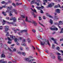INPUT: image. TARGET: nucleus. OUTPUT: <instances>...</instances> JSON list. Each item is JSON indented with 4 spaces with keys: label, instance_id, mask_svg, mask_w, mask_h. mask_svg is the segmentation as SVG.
Segmentation results:
<instances>
[{
    "label": "nucleus",
    "instance_id": "nucleus-1",
    "mask_svg": "<svg viewBox=\"0 0 63 63\" xmlns=\"http://www.w3.org/2000/svg\"><path fill=\"white\" fill-rule=\"evenodd\" d=\"M38 40H39V41H40V42H41L40 44H41V45H42V46H44L45 44H48L49 46H50V44H49V43L48 40L47 41L44 40L43 42H42V41H41V40H40L39 39H38Z\"/></svg>",
    "mask_w": 63,
    "mask_h": 63
},
{
    "label": "nucleus",
    "instance_id": "nucleus-2",
    "mask_svg": "<svg viewBox=\"0 0 63 63\" xmlns=\"http://www.w3.org/2000/svg\"><path fill=\"white\" fill-rule=\"evenodd\" d=\"M53 28H52L51 27L50 28V29L51 30H52V31H54L55 30H56V31H57L58 30V28H56V27L54 26H52Z\"/></svg>",
    "mask_w": 63,
    "mask_h": 63
},
{
    "label": "nucleus",
    "instance_id": "nucleus-3",
    "mask_svg": "<svg viewBox=\"0 0 63 63\" xmlns=\"http://www.w3.org/2000/svg\"><path fill=\"white\" fill-rule=\"evenodd\" d=\"M10 38L12 39V40L15 39L14 41L15 42H17V41H19V39L16 38H15V36L13 35H10Z\"/></svg>",
    "mask_w": 63,
    "mask_h": 63
},
{
    "label": "nucleus",
    "instance_id": "nucleus-4",
    "mask_svg": "<svg viewBox=\"0 0 63 63\" xmlns=\"http://www.w3.org/2000/svg\"><path fill=\"white\" fill-rule=\"evenodd\" d=\"M4 48H5V49H9V51H12V50L10 48H9V47L7 46V45L6 44H4Z\"/></svg>",
    "mask_w": 63,
    "mask_h": 63
},
{
    "label": "nucleus",
    "instance_id": "nucleus-5",
    "mask_svg": "<svg viewBox=\"0 0 63 63\" xmlns=\"http://www.w3.org/2000/svg\"><path fill=\"white\" fill-rule=\"evenodd\" d=\"M13 8V6H9L7 8V10H6V13H8V12H9V13H10V12H11V11H10L11 10H9L10 9H11V8Z\"/></svg>",
    "mask_w": 63,
    "mask_h": 63
},
{
    "label": "nucleus",
    "instance_id": "nucleus-6",
    "mask_svg": "<svg viewBox=\"0 0 63 63\" xmlns=\"http://www.w3.org/2000/svg\"><path fill=\"white\" fill-rule=\"evenodd\" d=\"M61 57L60 56H58V60L59 62H61L63 61V59L61 58Z\"/></svg>",
    "mask_w": 63,
    "mask_h": 63
},
{
    "label": "nucleus",
    "instance_id": "nucleus-7",
    "mask_svg": "<svg viewBox=\"0 0 63 63\" xmlns=\"http://www.w3.org/2000/svg\"><path fill=\"white\" fill-rule=\"evenodd\" d=\"M13 20L14 22H16V18L15 17H14L13 18V17H12L11 18H10V20Z\"/></svg>",
    "mask_w": 63,
    "mask_h": 63
},
{
    "label": "nucleus",
    "instance_id": "nucleus-8",
    "mask_svg": "<svg viewBox=\"0 0 63 63\" xmlns=\"http://www.w3.org/2000/svg\"><path fill=\"white\" fill-rule=\"evenodd\" d=\"M60 11H61V10L59 9H57L55 10V12H56L58 14H60Z\"/></svg>",
    "mask_w": 63,
    "mask_h": 63
},
{
    "label": "nucleus",
    "instance_id": "nucleus-9",
    "mask_svg": "<svg viewBox=\"0 0 63 63\" xmlns=\"http://www.w3.org/2000/svg\"><path fill=\"white\" fill-rule=\"evenodd\" d=\"M17 53L18 54H22L23 55H25V52H21L20 51H19L17 52Z\"/></svg>",
    "mask_w": 63,
    "mask_h": 63
},
{
    "label": "nucleus",
    "instance_id": "nucleus-10",
    "mask_svg": "<svg viewBox=\"0 0 63 63\" xmlns=\"http://www.w3.org/2000/svg\"><path fill=\"white\" fill-rule=\"evenodd\" d=\"M31 14L32 16H33L34 17V18H36V17L37 16V15H35V14H34V12L31 11Z\"/></svg>",
    "mask_w": 63,
    "mask_h": 63
},
{
    "label": "nucleus",
    "instance_id": "nucleus-11",
    "mask_svg": "<svg viewBox=\"0 0 63 63\" xmlns=\"http://www.w3.org/2000/svg\"><path fill=\"white\" fill-rule=\"evenodd\" d=\"M25 21H27L28 22H29V23H31L32 22V21L28 20V17H27V16H26V18L25 19Z\"/></svg>",
    "mask_w": 63,
    "mask_h": 63
},
{
    "label": "nucleus",
    "instance_id": "nucleus-12",
    "mask_svg": "<svg viewBox=\"0 0 63 63\" xmlns=\"http://www.w3.org/2000/svg\"><path fill=\"white\" fill-rule=\"evenodd\" d=\"M50 56L53 59H55V56L52 54H51Z\"/></svg>",
    "mask_w": 63,
    "mask_h": 63
},
{
    "label": "nucleus",
    "instance_id": "nucleus-13",
    "mask_svg": "<svg viewBox=\"0 0 63 63\" xmlns=\"http://www.w3.org/2000/svg\"><path fill=\"white\" fill-rule=\"evenodd\" d=\"M9 27L8 26H5V31H8L9 29Z\"/></svg>",
    "mask_w": 63,
    "mask_h": 63
},
{
    "label": "nucleus",
    "instance_id": "nucleus-14",
    "mask_svg": "<svg viewBox=\"0 0 63 63\" xmlns=\"http://www.w3.org/2000/svg\"><path fill=\"white\" fill-rule=\"evenodd\" d=\"M59 18H58V16H55L54 18V19L55 20H57Z\"/></svg>",
    "mask_w": 63,
    "mask_h": 63
},
{
    "label": "nucleus",
    "instance_id": "nucleus-15",
    "mask_svg": "<svg viewBox=\"0 0 63 63\" xmlns=\"http://www.w3.org/2000/svg\"><path fill=\"white\" fill-rule=\"evenodd\" d=\"M5 33H7V34H6V36H10V34H9V32H6V31H4Z\"/></svg>",
    "mask_w": 63,
    "mask_h": 63
},
{
    "label": "nucleus",
    "instance_id": "nucleus-16",
    "mask_svg": "<svg viewBox=\"0 0 63 63\" xmlns=\"http://www.w3.org/2000/svg\"><path fill=\"white\" fill-rule=\"evenodd\" d=\"M38 30L40 32H43V29L41 28V27H39L38 28Z\"/></svg>",
    "mask_w": 63,
    "mask_h": 63
},
{
    "label": "nucleus",
    "instance_id": "nucleus-17",
    "mask_svg": "<svg viewBox=\"0 0 63 63\" xmlns=\"http://www.w3.org/2000/svg\"><path fill=\"white\" fill-rule=\"evenodd\" d=\"M31 10L33 11L32 12H34V13H37V11H36V10L35 9H34V10L32 9V8H31Z\"/></svg>",
    "mask_w": 63,
    "mask_h": 63
},
{
    "label": "nucleus",
    "instance_id": "nucleus-18",
    "mask_svg": "<svg viewBox=\"0 0 63 63\" xmlns=\"http://www.w3.org/2000/svg\"><path fill=\"white\" fill-rule=\"evenodd\" d=\"M16 11V10L15 9H13L11 11H10V13H13L14 12H15Z\"/></svg>",
    "mask_w": 63,
    "mask_h": 63
},
{
    "label": "nucleus",
    "instance_id": "nucleus-19",
    "mask_svg": "<svg viewBox=\"0 0 63 63\" xmlns=\"http://www.w3.org/2000/svg\"><path fill=\"white\" fill-rule=\"evenodd\" d=\"M34 3L35 4H36L37 6H40V3H39L37 2V1L35 2Z\"/></svg>",
    "mask_w": 63,
    "mask_h": 63
},
{
    "label": "nucleus",
    "instance_id": "nucleus-20",
    "mask_svg": "<svg viewBox=\"0 0 63 63\" xmlns=\"http://www.w3.org/2000/svg\"><path fill=\"white\" fill-rule=\"evenodd\" d=\"M26 40L25 39H23L22 40V43H24L25 42H26Z\"/></svg>",
    "mask_w": 63,
    "mask_h": 63
},
{
    "label": "nucleus",
    "instance_id": "nucleus-21",
    "mask_svg": "<svg viewBox=\"0 0 63 63\" xmlns=\"http://www.w3.org/2000/svg\"><path fill=\"white\" fill-rule=\"evenodd\" d=\"M52 7V5L51 4H49L47 6V8H49Z\"/></svg>",
    "mask_w": 63,
    "mask_h": 63
},
{
    "label": "nucleus",
    "instance_id": "nucleus-22",
    "mask_svg": "<svg viewBox=\"0 0 63 63\" xmlns=\"http://www.w3.org/2000/svg\"><path fill=\"white\" fill-rule=\"evenodd\" d=\"M33 22H32V23H33L34 25L35 26H37V23H36V22L35 21H32Z\"/></svg>",
    "mask_w": 63,
    "mask_h": 63
},
{
    "label": "nucleus",
    "instance_id": "nucleus-23",
    "mask_svg": "<svg viewBox=\"0 0 63 63\" xmlns=\"http://www.w3.org/2000/svg\"><path fill=\"white\" fill-rule=\"evenodd\" d=\"M2 14H3L4 16H6L7 15L6 14V13L4 12V11L2 12Z\"/></svg>",
    "mask_w": 63,
    "mask_h": 63
},
{
    "label": "nucleus",
    "instance_id": "nucleus-24",
    "mask_svg": "<svg viewBox=\"0 0 63 63\" xmlns=\"http://www.w3.org/2000/svg\"><path fill=\"white\" fill-rule=\"evenodd\" d=\"M2 57H5V55L4 54H2L1 55V58H2Z\"/></svg>",
    "mask_w": 63,
    "mask_h": 63
},
{
    "label": "nucleus",
    "instance_id": "nucleus-25",
    "mask_svg": "<svg viewBox=\"0 0 63 63\" xmlns=\"http://www.w3.org/2000/svg\"><path fill=\"white\" fill-rule=\"evenodd\" d=\"M35 0H33L31 2V4H33L35 2Z\"/></svg>",
    "mask_w": 63,
    "mask_h": 63
},
{
    "label": "nucleus",
    "instance_id": "nucleus-26",
    "mask_svg": "<svg viewBox=\"0 0 63 63\" xmlns=\"http://www.w3.org/2000/svg\"><path fill=\"white\" fill-rule=\"evenodd\" d=\"M29 58H27L25 59L26 61H28V62H29Z\"/></svg>",
    "mask_w": 63,
    "mask_h": 63
},
{
    "label": "nucleus",
    "instance_id": "nucleus-27",
    "mask_svg": "<svg viewBox=\"0 0 63 63\" xmlns=\"http://www.w3.org/2000/svg\"><path fill=\"white\" fill-rule=\"evenodd\" d=\"M50 22L51 23V24H52L53 23V21L51 20V19H50Z\"/></svg>",
    "mask_w": 63,
    "mask_h": 63
},
{
    "label": "nucleus",
    "instance_id": "nucleus-28",
    "mask_svg": "<svg viewBox=\"0 0 63 63\" xmlns=\"http://www.w3.org/2000/svg\"><path fill=\"white\" fill-rule=\"evenodd\" d=\"M56 49L57 50H58L59 51H60V50H59V49H60V47H57Z\"/></svg>",
    "mask_w": 63,
    "mask_h": 63
},
{
    "label": "nucleus",
    "instance_id": "nucleus-29",
    "mask_svg": "<svg viewBox=\"0 0 63 63\" xmlns=\"http://www.w3.org/2000/svg\"><path fill=\"white\" fill-rule=\"evenodd\" d=\"M28 43H29V44L31 43V40H30V39L29 38L28 39Z\"/></svg>",
    "mask_w": 63,
    "mask_h": 63
},
{
    "label": "nucleus",
    "instance_id": "nucleus-30",
    "mask_svg": "<svg viewBox=\"0 0 63 63\" xmlns=\"http://www.w3.org/2000/svg\"><path fill=\"white\" fill-rule=\"evenodd\" d=\"M21 45L22 46H24L25 47L26 46V44L25 43H24L23 44L22 43H21Z\"/></svg>",
    "mask_w": 63,
    "mask_h": 63
},
{
    "label": "nucleus",
    "instance_id": "nucleus-31",
    "mask_svg": "<svg viewBox=\"0 0 63 63\" xmlns=\"http://www.w3.org/2000/svg\"><path fill=\"white\" fill-rule=\"evenodd\" d=\"M18 34L20 36L22 34V33H21L20 32H18Z\"/></svg>",
    "mask_w": 63,
    "mask_h": 63
},
{
    "label": "nucleus",
    "instance_id": "nucleus-32",
    "mask_svg": "<svg viewBox=\"0 0 63 63\" xmlns=\"http://www.w3.org/2000/svg\"><path fill=\"white\" fill-rule=\"evenodd\" d=\"M36 8L38 10H40V9H41V7L37 6L36 7Z\"/></svg>",
    "mask_w": 63,
    "mask_h": 63
},
{
    "label": "nucleus",
    "instance_id": "nucleus-33",
    "mask_svg": "<svg viewBox=\"0 0 63 63\" xmlns=\"http://www.w3.org/2000/svg\"><path fill=\"white\" fill-rule=\"evenodd\" d=\"M36 1H37L36 2H38L39 3H41L42 1H41L40 0H36Z\"/></svg>",
    "mask_w": 63,
    "mask_h": 63
},
{
    "label": "nucleus",
    "instance_id": "nucleus-34",
    "mask_svg": "<svg viewBox=\"0 0 63 63\" xmlns=\"http://www.w3.org/2000/svg\"><path fill=\"white\" fill-rule=\"evenodd\" d=\"M7 38L8 39V40L9 41H10V42L12 41V39H11L9 37H8Z\"/></svg>",
    "mask_w": 63,
    "mask_h": 63
},
{
    "label": "nucleus",
    "instance_id": "nucleus-35",
    "mask_svg": "<svg viewBox=\"0 0 63 63\" xmlns=\"http://www.w3.org/2000/svg\"><path fill=\"white\" fill-rule=\"evenodd\" d=\"M29 47H26V50H29Z\"/></svg>",
    "mask_w": 63,
    "mask_h": 63
},
{
    "label": "nucleus",
    "instance_id": "nucleus-36",
    "mask_svg": "<svg viewBox=\"0 0 63 63\" xmlns=\"http://www.w3.org/2000/svg\"><path fill=\"white\" fill-rule=\"evenodd\" d=\"M7 23L8 24H13V22H7Z\"/></svg>",
    "mask_w": 63,
    "mask_h": 63
},
{
    "label": "nucleus",
    "instance_id": "nucleus-37",
    "mask_svg": "<svg viewBox=\"0 0 63 63\" xmlns=\"http://www.w3.org/2000/svg\"><path fill=\"white\" fill-rule=\"evenodd\" d=\"M32 61H32V60L31 59L29 60V63H30V62H31V63H32Z\"/></svg>",
    "mask_w": 63,
    "mask_h": 63
},
{
    "label": "nucleus",
    "instance_id": "nucleus-38",
    "mask_svg": "<svg viewBox=\"0 0 63 63\" xmlns=\"http://www.w3.org/2000/svg\"><path fill=\"white\" fill-rule=\"evenodd\" d=\"M4 62V59H2L0 61V62L1 63H3Z\"/></svg>",
    "mask_w": 63,
    "mask_h": 63
},
{
    "label": "nucleus",
    "instance_id": "nucleus-39",
    "mask_svg": "<svg viewBox=\"0 0 63 63\" xmlns=\"http://www.w3.org/2000/svg\"><path fill=\"white\" fill-rule=\"evenodd\" d=\"M63 28H62L61 29V32H60V33H63Z\"/></svg>",
    "mask_w": 63,
    "mask_h": 63
},
{
    "label": "nucleus",
    "instance_id": "nucleus-40",
    "mask_svg": "<svg viewBox=\"0 0 63 63\" xmlns=\"http://www.w3.org/2000/svg\"><path fill=\"white\" fill-rule=\"evenodd\" d=\"M12 5H13V6H14L15 7H16V4H15V3H13L12 4Z\"/></svg>",
    "mask_w": 63,
    "mask_h": 63
},
{
    "label": "nucleus",
    "instance_id": "nucleus-41",
    "mask_svg": "<svg viewBox=\"0 0 63 63\" xmlns=\"http://www.w3.org/2000/svg\"><path fill=\"white\" fill-rule=\"evenodd\" d=\"M48 16L49 17H51V18H53V16H52L51 15H48Z\"/></svg>",
    "mask_w": 63,
    "mask_h": 63
},
{
    "label": "nucleus",
    "instance_id": "nucleus-42",
    "mask_svg": "<svg viewBox=\"0 0 63 63\" xmlns=\"http://www.w3.org/2000/svg\"><path fill=\"white\" fill-rule=\"evenodd\" d=\"M11 13H12V12H10L9 13H10L9 14V16H13V15H12V14H11Z\"/></svg>",
    "mask_w": 63,
    "mask_h": 63
},
{
    "label": "nucleus",
    "instance_id": "nucleus-43",
    "mask_svg": "<svg viewBox=\"0 0 63 63\" xmlns=\"http://www.w3.org/2000/svg\"><path fill=\"white\" fill-rule=\"evenodd\" d=\"M45 51H46V52L47 53H48V52L49 51L48 50H47V49L45 50Z\"/></svg>",
    "mask_w": 63,
    "mask_h": 63
},
{
    "label": "nucleus",
    "instance_id": "nucleus-44",
    "mask_svg": "<svg viewBox=\"0 0 63 63\" xmlns=\"http://www.w3.org/2000/svg\"><path fill=\"white\" fill-rule=\"evenodd\" d=\"M1 3L2 4H5V1H2L1 2Z\"/></svg>",
    "mask_w": 63,
    "mask_h": 63
},
{
    "label": "nucleus",
    "instance_id": "nucleus-45",
    "mask_svg": "<svg viewBox=\"0 0 63 63\" xmlns=\"http://www.w3.org/2000/svg\"><path fill=\"white\" fill-rule=\"evenodd\" d=\"M32 32L34 33H35L36 32V30L34 29H32Z\"/></svg>",
    "mask_w": 63,
    "mask_h": 63
},
{
    "label": "nucleus",
    "instance_id": "nucleus-46",
    "mask_svg": "<svg viewBox=\"0 0 63 63\" xmlns=\"http://www.w3.org/2000/svg\"><path fill=\"white\" fill-rule=\"evenodd\" d=\"M21 17H22V18H25V16H24L21 15Z\"/></svg>",
    "mask_w": 63,
    "mask_h": 63
},
{
    "label": "nucleus",
    "instance_id": "nucleus-47",
    "mask_svg": "<svg viewBox=\"0 0 63 63\" xmlns=\"http://www.w3.org/2000/svg\"><path fill=\"white\" fill-rule=\"evenodd\" d=\"M40 12L41 14H44V12H43V11L42 10H41Z\"/></svg>",
    "mask_w": 63,
    "mask_h": 63
},
{
    "label": "nucleus",
    "instance_id": "nucleus-48",
    "mask_svg": "<svg viewBox=\"0 0 63 63\" xmlns=\"http://www.w3.org/2000/svg\"><path fill=\"white\" fill-rule=\"evenodd\" d=\"M0 42H1L3 40V39L2 38H0Z\"/></svg>",
    "mask_w": 63,
    "mask_h": 63
},
{
    "label": "nucleus",
    "instance_id": "nucleus-49",
    "mask_svg": "<svg viewBox=\"0 0 63 63\" xmlns=\"http://www.w3.org/2000/svg\"><path fill=\"white\" fill-rule=\"evenodd\" d=\"M36 47L37 49H38V51H40V49L39 48H38V47Z\"/></svg>",
    "mask_w": 63,
    "mask_h": 63
},
{
    "label": "nucleus",
    "instance_id": "nucleus-50",
    "mask_svg": "<svg viewBox=\"0 0 63 63\" xmlns=\"http://www.w3.org/2000/svg\"><path fill=\"white\" fill-rule=\"evenodd\" d=\"M56 54H57V55H61V54H60L59 53H56Z\"/></svg>",
    "mask_w": 63,
    "mask_h": 63
},
{
    "label": "nucleus",
    "instance_id": "nucleus-51",
    "mask_svg": "<svg viewBox=\"0 0 63 63\" xmlns=\"http://www.w3.org/2000/svg\"><path fill=\"white\" fill-rule=\"evenodd\" d=\"M29 59H32V58H33V57L32 56H30L29 57Z\"/></svg>",
    "mask_w": 63,
    "mask_h": 63
},
{
    "label": "nucleus",
    "instance_id": "nucleus-52",
    "mask_svg": "<svg viewBox=\"0 0 63 63\" xmlns=\"http://www.w3.org/2000/svg\"><path fill=\"white\" fill-rule=\"evenodd\" d=\"M41 9H43V8H44V6L42 5H41Z\"/></svg>",
    "mask_w": 63,
    "mask_h": 63
},
{
    "label": "nucleus",
    "instance_id": "nucleus-53",
    "mask_svg": "<svg viewBox=\"0 0 63 63\" xmlns=\"http://www.w3.org/2000/svg\"><path fill=\"white\" fill-rule=\"evenodd\" d=\"M54 43L56 44H57V43L56 42V41H55V40H54Z\"/></svg>",
    "mask_w": 63,
    "mask_h": 63
},
{
    "label": "nucleus",
    "instance_id": "nucleus-54",
    "mask_svg": "<svg viewBox=\"0 0 63 63\" xmlns=\"http://www.w3.org/2000/svg\"><path fill=\"white\" fill-rule=\"evenodd\" d=\"M0 30H2L3 29V27L2 26L0 27Z\"/></svg>",
    "mask_w": 63,
    "mask_h": 63
},
{
    "label": "nucleus",
    "instance_id": "nucleus-55",
    "mask_svg": "<svg viewBox=\"0 0 63 63\" xmlns=\"http://www.w3.org/2000/svg\"><path fill=\"white\" fill-rule=\"evenodd\" d=\"M3 22H4V23H3V25H4L5 24V22H6V21L4 20H3Z\"/></svg>",
    "mask_w": 63,
    "mask_h": 63
},
{
    "label": "nucleus",
    "instance_id": "nucleus-56",
    "mask_svg": "<svg viewBox=\"0 0 63 63\" xmlns=\"http://www.w3.org/2000/svg\"><path fill=\"white\" fill-rule=\"evenodd\" d=\"M11 2H12L11 1L9 0L7 3H11Z\"/></svg>",
    "mask_w": 63,
    "mask_h": 63
},
{
    "label": "nucleus",
    "instance_id": "nucleus-57",
    "mask_svg": "<svg viewBox=\"0 0 63 63\" xmlns=\"http://www.w3.org/2000/svg\"><path fill=\"white\" fill-rule=\"evenodd\" d=\"M20 49L21 50H23V48H22V47H20Z\"/></svg>",
    "mask_w": 63,
    "mask_h": 63
},
{
    "label": "nucleus",
    "instance_id": "nucleus-58",
    "mask_svg": "<svg viewBox=\"0 0 63 63\" xmlns=\"http://www.w3.org/2000/svg\"><path fill=\"white\" fill-rule=\"evenodd\" d=\"M19 39V40H20V41H21V40H22V38H21V37H19V39Z\"/></svg>",
    "mask_w": 63,
    "mask_h": 63
},
{
    "label": "nucleus",
    "instance_id": "nucleus-59",
    "mask_svg": "<svg viewBox=\"0 0 63 63\" xmlns=\"http://www.w3.org/2000/svg\"><path fill=\"white\" fill-rule=\"evenodd\" d=\"M13 51H14V52H15V51H16V48H14V49Z\"/></svg>",
    "mask_w": 63,
    "mask_h": 63
},
{
    "label": "nucleus",
    "instance_id": "nucleus-60",
    "mask_svg": "<svg viewBox=\"0 0 63 63\" xmlns=\"http://www.w3.org/2000/svg\"><path fill=\"white\" fill-rule=\"evenodd\" d=\"M54 46L55 45H54L53 44L52 45V47L53 48H54Z\"/></svg>",
    "mask_w": 63,
    "mask_h": 63
},
{
    "label": "nucleus",
    "instance_id": "nucleus-61",
    "mask_svg": "<svg viewBox=\"0 0 63 63\" xmlns=\"http://www.w3.org/2000/svg\"><path fill=\"white\" fill-rule=\"evenodd\" d=\"M23 31L25 32H27V30H23Z\"/></svg>",
    "mask_w": 63,
    "mask_h": 63
},
{
    "label": "nucleus",
    "instance_id": "nucleus-62",
    "mask_svg": "<svg viewBox=\"0 0 63 63\" xmlns=\"http://www.w3.org/2000/svg\"><path fill=\"white\" fill-rule=\"evenodd\" d=\"M58 7H59L60 8H61V7L60 6V4H58V6H57Z\"/></svg>",
    "mask_w": 63,
    "mask_h": 63
},
{
    "label": "nucleus",
    "instance_id": "nucleus-63",
    "mask_svg": "<svg viewBox=\"0 0 63 63\" xmlns=\"http://www.w3.org/2000/svg\"><path fill=\"white\" fill-rule=\"evenodd\" d=\"M21 17H19L18 19V20H21Z\"/></svg>",
    "mask_w": 63,
    "mask_h": 63
},
{
    "label": "nucleus",
    "instance_id": "nucleus-64",
    "mask_svg": "<svg viewBox=\"0 0 63 63\" xmlns=\"http://www.w3.org/2000/svg\"><path fill=\"white\" fill-rule=\"evenodd\" d=\"M63 41V38H62V39H60V41L61 42V41Z\"/></svg>",
    "mask_w": 63,
    "mask_h": 63
}]
</instances>
